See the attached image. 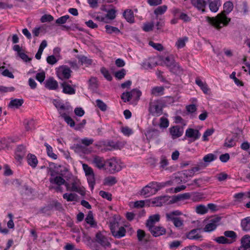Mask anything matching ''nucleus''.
<instances>
[{"label":"nucleus","mask_w":250,"mask_h":250,"mask_svg":"<svg viewBox=\"0 0 250 250\" xmlns=\"http://www.w3.org/2000/svg\"><path fill=\"white\" fill-rule=\"evenodd\" d=\"M224 234L225 237L230 238L232 240H235L237 237L236 233L232 230L225 231Z\"/></svg>","instance_id":"680f3d73"},{"label":"nucleus","mask_w":250,"mask_h":250,"mask_svg":"<svg viewBox=\"0 0 250 250\" xmlns=\"http://www.w3.org/2000/svg\"><path fill=\"white\" fill-rule=\"evenodd\" d=\"M101 72L104 75L105 78L108 81H110L112 79V77L109 73L108 71L104 67H102L101 69Z\"/></svg>","instance_id":"bf43d9fd"},{"label":"nucleus","mask_w":250,"mask_h":250,"mask_svg":"<svg viewBox=\"0 0 250 250\" xmlns=\"http://www.w3.org/2000/svg\"><path fill=\"white\" fill-rule=\"evenodd\" d=\"M241 226L243 230L249 231L250 230V217H247L241 220Z\"/></svg>","instance_id":"cd10ccee"},{"label":"nucleus","mask_w":250,"mask_h":250,"mask_svg":"<svg viewBox=\"0 0 250 250\" xmlns=\"http://www.w3.org/2000/svg\"><path fill=\"white\" fill-rule=\"evenodd\" d=\"M61 86L63 88L62 91L64 93L70 95L74 94L75 93V89L66 82H63L61 83Z\"/></svg>","instance_id":"4be33fe9"},{"label":"nucleus","mask_w":250,"mask_h":250,"mask_svg":"<svg viewBox=\"0 0 250 250\" xmlns=\"http://www.w3.org/2000/svg\"><path fill=\"white\" fill-rule=\"evenodd\" d=\"M170 134L173 138H178L182 136L183 133V129L179 126H174L169 128Z\"/></svg>","instance_id":"2eb2a0df"},{"label":"nucleus","mask_w":250,"mask_h":250,"mask_svg":"<svg viewBox=\"0 0 250 250\" xmlns=\"http://www.w3.org/2000/svg\"><path fill=\"white\" fill-rule=\"evenodd\" d=\"M77 196V195L75 193H65L63 195V198L67 201H76Z\"/></svg>","instance_id":"49530a36"},{"label":"nucleus","mask_w":250,"mask_h":250,"mask_svg":"<svg viewBox=\"0 0 250 250\" xmlns=\"http://www.w3.org/2000/svg\"><path fill=\"white\" fill-rule=\"evenodd\" d=\"M145 231L142 229H139L137 231V236L139 241H142L146 236Z\"/></svg>","instance_id":"0e129e2a"},{"label":"nucleus","mask_w":250,"mask_h":250,"mask_svg":"<svg viewBox=\"0 0 250 250\" xmlns=\"http://www.w3.org/2000/svg\"><path fill=\"white\" fill-rule=\"evenodd\" d=\"M24 125L26 131H31L35 128V122L33 119L25 120Z\"/></svg>","instance_id":"473e14b6"},{"label":"nucleus","mask_w":250,"mask_h":250,"mask_svg":"<svg viewBox=\"0 0 250 250\" xmlns=\"http://www.w3.org/2000/svg\"><path fill=\"white\" fill-rule=\"evenodd\" d=\"M221 3L219 0H214L209 3V7L211 11L216 12L218 9Z\"/></svg>","instance_id":"7c9ffc66"},{"label":"nucleus","mask_w":250,"mask_h":250,"mask_svg":"<svg viewBox=\"0 0 250 250\" xmlns=\"http://www.w3.org/2000/svg\"><path fill=\"white\" fill-rule=\"evenodd\" d=\"M44 146L46 147L48 156L54 159H56L57 158V156L56 154L53 152L52 147L47 143H45Z\"/></svg>","instance_id":"ea45409f"},{"label":"nucleus","mask_w":250,"mask_h":250,"mask_svg":"<svg viewBox=\"0 0 250 250\" xmlns=\"http://www.w3.org/2000/svg\"><path fill=\"white\" fill-rule=\"evenodd\" d=\"M209 180V177L200 178L194 179L193 182L197 186V187H200L201 185L205 184L206 182H208Z\"/></svg>","instance_id":"a19ab883"},{"label":"nucleus","mask_w":250,"mask_h":250,"mask_svg":"<svg viewBox=\"0 0 250 250\" xmlns=\"http://www.w3.org/2000/svg\"><path fill=\"white\" fill-rule=\"evenodd\" d=\"M149 112L155 116H159L163 113V107L159 101H151L149 103Z\"/></svg>","instance_id":"20e7f679"},{"label":"nucleus","mask_w":250,"mask_h":250,"mask_svg":"<svg viewBox=\"0 0 250 250\" xmlns=\"http://www.w3.org/2000/svg\"><path fill=\"white\" fill-rule=\"evenodd\" d=\"M49 182L50 183L56 184L57 186H62L63 184H65V180L62 177L60 176L50 178Z\"/></svg>","instance_id":"bb28decb"},{"label":"nucleus","mask_w":250,"mask_h":250,"mask_svg":"<svg viewBox=\"0 0 250 250\" xmlns=\"http://www.w3.org/2000/svg\"><path fill=\"white\" fill-rule=\"evenodd\" d=\"M89 87L92 90H95L98 88L97 80L96 78L92 77L89 80Z\"/></svg>","instance_id":"37998d69"},{"label":"nucleus","mask_w":250,"mask_h":250,"mask_svg":"<svg viewBox=\"0 0 250 250\" xmlns=\"http://www.w3.org/2000/svg\"><path fill=\"white\" fill-rule=\"evenodd\" d=\"M208 210V208L203 205L197 206L196 208V212L200 214H204L207 213Z\"/></svg>","instance_id":"3c124183"},{"label":"nucleus","mask_w":250,"mask_h":250,"mask_svg":"<svg viewBox=\"0 0 250 250\" xmlns=\"http://www.w3.org/2000/svg\"><path fill=\"white\" fill-rule=\"evenodd\" d=\"M92 163L100 169L105 168L106 161L103 157L97 155L94 156Z\"/></svg>","instance_id":"1a4fd4ad"},{"label":"nucleus","mask_w":250,"mask_h":250,"mask_svg":"<svg viewBox=\"0 0 250 250\" xmlns=\"http://www.w3.org/2000/svg\"><path fill=\"white\" fill-rule=\"evenodd\" d=\"M160 126L161 128H167L169 125V121L167 119L161 117L160 118Z\"/></svg>","instance_id":"774afa93"},{"label":"nucleus","mask_w":250,"mask_h":250,"mask_svg":"<svg viewBox=\"0 0 250 250\" xmlns=\"http://www.w3.org/2000/svg\"><path fill=\"white\" fill-rule=\"evenodd\" d=\"M233 5L230 1H227L224 4V10L218 14L215 18L207 16V21L217 30H219L223 26L228 25L230 21V19L226 15L229 13L233 9Z\"/></svg>","instance_id":"f257e3e1"},{"label":"nucleus","mask_w":250,"mask_h":250,"mask_svg":"<svg viewBox=\"0 0 250 250\" xmlns=\"http://www.w3.org/2000/svg\"><path fill=\"white\" fill-rule=\"evenodd\" d=\"M208 165V164H206L203 162L199 163L196 166L188 170V172L189 176H192L195 172L204 169Z\"/></svg>","instance_id":"dca6fc26"},{"label":"nucleus","mask_w":250,"mask_h":250,"mask_svg":"<svg viewBox=\"0 0 250 250\" xmlns=\"http://www.w3.org/2000/svg\"><path fill=\"white\" fill-rule=\"evenodd\" d=\"M104 184L108 186H113L117 183V180L116 177L113 176H108L104 180Z\"/></svg>","instance_id":"f704fd0d"},{"label":"nucleus","mask_w":250,"mask_h":250,"mask_svg":"<svg viewBox=\"0 0 250 250\" xmlns=\"http://www.w3.org/2000/svg\"><path fill=\"white\" fill-rule=\"evenodd\" d=\"M190 197V193H184L183 194H178L173 197V202H176L181 200L188 199Z\"/></svg>","instance_id":"2f4dec72"},{"label":"nucleus","mask_w":250,"mask_h":250,"mask_svg":"<svg viewBox=\"0 0 250 250\" xmlns=\"http://www.w3.org/2000/svg\"><path fill=\"white\" fill-rule=\"evenodd\" d=\"M214 240L219 244H230L232 241H230L228 239L226 238L225 236H220L216 238Z\"/></svg>","instance_id":"09e8293b"},{"label":"nucleus","mask_w":250,"mask_h":250,"mask_svg":"<svg viewBox=\"0 0 250 250\" xmlns=\"http://www.w3.org/2000/svg\"><path fill=\"white\" fill-rule=\"evenodd\" d=\"M96 241L104 247H109L111 245L107 238L100 231L98 232L96 234Z\"/></svg>","instance_id":"6e6552de"},{"label":"nucleus","mask_w":250,"mask_h":250,"mask_svg":"<svg viewBox=\"0 0 250 250\" xmlns=\"http://www.w3.org/2000/svg\"><path fill=\"white\" fill-rule=\"evenodd\" d=\"M201 136L199 131L193 128H188L186 131V136L193 139V141L198 139Z\"/></svg>","instance_id":"f8f14e48"},{"label":"nucleus","mask_w":250,"mask_h":250,"mask_svg":"<svg viewBox=\"0 0 250 250\" xmlns=\"http://www.w3.org/2000/svg\"><path fill=\"white\" fill-rule=\"evenodd\" d=\"M60 116L64 119L65 122L69 125L70 127H73L75 126V122L70 116L61 111H60Z\"/></svg>","instance_id":"393cba45"},{"label":"nucleus","mask_w":250,"mask_h":250,"mask_svg":"<svg viewBox=\"0 0 250 250\" xmlns=\"http://www.w3.org/2000/svg\"><path fill=\"white\" fill-rule=\"evenodd\" d=\"M74 151L77 153H88V150L85 146L80 144H74L72 147Z\"/></svg>","instance_id":"c756f323"},{"label":"nucleus","mask_w":250,"mask_h":250,"mask_svg":"<svg viewBox=\"0 0 250 250\" xmlns=\"http://www.w3.org/2000/svg\"><path fill=\"white\" fill-rule=\"evenodd\" d=\"M140 194L141 195L145 196L146 197H148L154 194L152 190L148 186L144 187L140 191Z\"/></svg>","instance_id":"72a5a7b5"},{"label":"nucleus","mask_w":250,"mask_h":250,"mask_svg":"<svg viewBox=\"0 0 250 250\" xmlns=\"http://www.w3.org/2000/svg\"><path fill=\"white\" fill-rule=\"evenodd\" d=\"M130 93L131 91L129 92H124L122 94L121 96V99L123 100L124 102H129L131 99H132Z\"/></svg>","instance_id":"69168bd1"},{"label":"nucleus","mask_w":250,"mask_h":250,"mask_svg":"<svg viewBox=\"0 0 250 250\" xmlns=\"http://www.w3.org/2000/svg\"><path fill=\"white\" fill-rule=\"evenodd\" d=\"M99 195L103 198L106 199L108 201H111L112 200V195L109 192L101 190L99 192Z\"/></svg>","instance_id":"338daca9"},{"label":"nucleus","mask_w":250,"mask_h":250,"mask_svg":"<svg viewBox=\"0 0 250 250\" xmlns=\"http://www.w3.org/2000/svg\"><path fill=\"white\" fill-rule=\"evenodd\" d=\"M164 90V88L163 86H156L152 89L151 94L156 96L162 95Z\"/></svg>","instance_id":"4c0bfd02"},{"label":"nucleus","mask_w":250,"mask_h":250,"mask_svg":"<svg viewBox=\"0 0 250 250\" xmlns=\"http://www.w3.org/2000/svg\"><path fill=\"white\" fill-rule=\"evenodd\" d=\"M201 229H195L190 230L187 235V237L191 240H199L202 238V236L197 233L198 230Z\"/></svg>","instance_id":"a211bd4d"},{"label":"nucleus","mask_w":250,"mask_h":250,"mask_svg":"<svg viewBox=\"0 0 250 250\" xmlns=\"http://www.w3.org/2000/svg\"><path fill=\"white\" fill-rule=\"evenodd\" d=\"M126 74V71L125 69L123 68L121 70L118 71L115 73V77L119 80H121L124 78Z\"/></svg>","instance_id":"4d7b16f0"},{"label":"nucleus","mask_w":250,"mask_h":250,"mask_svg":"<svg viewBox=\"0 0 250 250\" xmlns=\"http://www.w3.org/2000/svg\"><path fill=\"white\" fill-rule=\"evenodd\" d=\"M195 83L200 87L205 94H208L210 89L206 83L203 82L199 78H197L195 80Z\"/></svg>","instance_id":"aec40b11"},{"label":"nucleus","mask_w":250,"mask_h":250,"mask_svg":"<svg viewBox=\"0 0 250 250\" xmlns=\"http://www.w3.org/2000/svg\"><path fill=\"white\" fill-rule=\"evenodd\" d=\"M85 221L89 224L92 227H96L97 223L94 220L93 213L91 211H89L88 214L85 219Z\"/></svg>","instance_id":"c85d7f7f"},{"label":"nucleus","mask_w":250,"mask_h":250,"mask_svg":"<svg viewBox=\"0 0 250 250\" xmlns=\"http://www.w3.org/2000/svg\"><path fill=\"white\" fill-rule=\"evenodd\" d=\"M193 6L204 12L205 11L206 2L205 0H191Z\"/></svg>","instance_id":"f3484780"},{"label":"nucleus","mask_w":250,"mask_h":250,"mask_svg":"<svg viewBox=\"0 0 250 250\" xmlns=\"http://www.w3.org/2000/svg\"><path fill=\"white\" fill-rule=\"evenodd\" d=\"M105 167L108 169L109 172L112 174L120 171L122 169L120 163L114 157L106 161Z\"/></svg>","instance_id":"7ed1b4c3"},{"label":"nucleus","mask_w":250,"mask_h":250,"mask_svg":"<svg viewBox=\"0 0 250 250\" xmlns=\"http://www.w3.org/2000/svg\"><path fill=\"white\" fill-rule=\"evenodd\" d=\"M105 31L107 33L111 34L112 33L118 34L120 32V30L116 27L112 26L109 25L105 26Z\"/></svg>","instance_id":"c9c22d12"},{"label":"nucleus","mask_w":250,"mask_h":250,"mask_svg":"<svg viewBox=\"0 0 250 250\" xmlns=\"http://www.w3.org/2000/svg\"><path fill=\"white\" fill-rule=\"evenodd\" d=\"M171 183V181H168L165 183H158L156 182L155 191L154 192V193H156L158 190H159L162 188L165 187V186L170 185Z\"/></svg>","instance_id":"603ef678"},{"label":"nucleus","mask_w":250,"mask_h":250,"mask_svg":"<svg viewBox=\"0 0 250 250\" xmlns=\"http://www.w3.org/2000/svg\"><path fill=\"white\" fill-rule=\"evenodd\" d=\"M53 103L55 107L58 109L59 113L60 111H62V110L68 109V108L66 107L64 104H62L59 101L57 100H54Z\"/></svg>","instance_id":"58836bf2"},{"label":"nucleus","mask_w":250,"mask_h":250,"mask_svg":"<svg viewBox=\"0 0 250 250\" xmlns=\"http://www.w3.org/2000/svg\"><path fill=\"white\" fill-rule=\"evenodd\" d=\"M28 164L33 168L36 167L38 161L36 156L32 154H29L27 157Z\"/></svg>","instance_id":"b1692460"},{"label":"nucleus","mask_w":250,"mask_h":250,"mask_svg":"<svg viewBox=\"0 0 250 250\" xmlns=\"http://www.w3.org/2000/svg\"><path fill=\"white\" fill-rule=\"evenodd\" d=\"M167 9V6L164 5L158 7L154 11V14L158 16L163 14Z\"/></svg>","instance_id":"a18cd8bd"},{"label":"nucleus","mask_w":250,"mask_h":250,"mask_svg":"<svg viewBox=\"0 0 250 250\" xmlns=\"http://www.w3.org/2000/svg\"><path fill=\"white\" fill-rule=\"evenodd\" d=\"M214 132L213 128L208 129L204 133L203 136V141H208V137L211 136Z\"/></svg>","instance_id":"13d9d810"},{"label":"nucleus","mask_w":250,"mask_h":250,"mask_svg":"<svg viewBox=\"0 0 250 250\" xmlns=\"http://www.w3.org/2000/svg\"><path fill=\"white\" fill-rule=\"evenodd\" d=\"M110 231L112 235L117 239L125 236L126 233V230L123 227H118L112 225L110 227Z\"/></svg>","instance_id":"39448f33"},{"label":"nucleus","mask_w":250,"mask_h":250,"mask_svg":"<svg viewBox=\"0 0 250 250\" xmlns=\"http://www.w3.org/2000/svg\"><path fill=\"white\" fill-rule=\"evenodd\" d=\"M96 105L102 111H105L107 109L106 104L101 100L97 99L96 100Z\"/></svg>","instance_id":"c03bdc74"},{"label":"nucleus","mask_w":250,"mask_h":250,"mask_svg":"<svg viewBox=\"0 0 250 250\" xmlns=\"http://www.w3.org/2000/svg\"><path fill=\"white\" fill-rule=\"evenodd\" d=\"M160 215L159 214H155L149 216L148 220L146 221V227L147 228L153 226L154 224L159 221Z\"/></svg>","instance_id":"6ab92c4d"},{"label":"nucleus","mask_w":250,"mask_h":250,"mask_svg":"<svg viewBox=\"0 0 250 250\" xmlns=\"http://www.w3.org/2000/svg\"><path fill=\"white\" fill-rule=\"evenodd\" d=\"M60 71L63 78L65 79H68L71 77L72 71L66 65H62L60 67Z\"/></svg>","instance_id":"a878e982"},{"label":"nucleus","mask_w":250,"mask_h":250,"mask_svg":"<svg viewBox=\"0 0 250 250\" xmlns=\"http://www.w3.org/2000/svg\"><path fill=\"white\" fill-rule=\"evenodd\" d=\"M145 135L147 140L149 141L156 139L159 135V131L155 128H148L145 132Z\"/></svg>","instance_id":"9b49d317"},{"label":"nucleus","mask_w":250,"mask_h":250,"mask_svg":"<svg viewBox=\"0 0 250 250\" xmlns=\"http://www.w3.org/2000/svg\"><path fill=\"white\" fill-rule=\"evenodd\" d=\"M149 231L154 237H158L166 233V229L161 226H153L147 228Z\"/></svg>","instance_id":"0eeeda50"},{"label":"nucleus","mask_w":250,"mask_h":250,"mask_svg":"<svg viewBox=\"0 0 250 250\" xmlns=\"http://www.w3.org/2000/svg\"><path fill=\"white\" fill-rule=\"evenodd\" d=\"M44 84L45 87L49 90H56L58 88V83L53 77L47 79Z\"/></svg>","instance_id":"9d476101"},{"label":"nucleus","mask_w":250,"mask_h":250,"mask_svg":"<svg viewBox=\"0 0 250 250\" xmlns=\"http://www.w3.org/2000/svg\"><path fill=\"white\" fill-rule=\"evenodd\" d=\"M236 142L234 138H226L224 144V146L227 147H231L235 146Z\"/></svg>","instance_id":"79ce46f5"},{"label":"nucleus","mask_w":250,"mask_h":250,"mask_svg":"<svg viewBox=\"0 0 250 250\" xmlns=\"http://www.w3.org/2000/svg\"><path fill=\"white\" fill-rule=\"evenodd\" d=\"M69 18V15L62 16L56 20V23L59 25L66 23L67 20Z\"/></svg>","instance_id":"e2e57ef3"},{"label":"nucleus","mask_w":250,"mask_h":250,"mask_svg":"<svg viewBox=\"0 0 250 250\" xmlns=\"http://www.w3.org/2000/svg\"><path fill=\"white\" fill-rule=\"evenodd\" d=\"M182 214V213L180 211L176 210L167 213L166 217L167 221L172 222L175 227L180 228L184 225V221L178 216Z\"/></svg>","instance_id":"f03ea898"},{"label":"nucleus","mask_w":250,"mask_h":250,"mask_svg":"<svg viewBox=\"0 0 250 250\" xmlns=\"http://www.w3.org/2000/svg\"><path fill=\"white\" fill-rule=\"evenodd\" d=\"M23 104V99H12L8 104V107L10 108H19Z\"/></svg>","instance_id":"412c9836"},{"label":"nucleus","mask_w":250,"mask_h":250,"mask_svg":"<svg viewBox=\"0 0 250 250\" xmlns=\"http://www.w3.org/2000/svg\"><path fill=\"white\" fill-rule=\"evenodd\" d=\"M83 168L85 172V175H91L94 174L92 168L86 164H83Z\"/></svg>","instance_id":"de8ad7c7"},{"label":"nucleus","mask_w":250,"mask_h":250,"mask_svg":"<svg viewBox=\"0 0 250 250\" xmlns=\"http://www.w3.org/2000/svg\"><path fill=\"white\" fill-rule=\"evenodd\" d=\"M221 220V217H216L209 221V223L207 224L204 229L205 232H211L215 230L217 226L219 225V223Z\"/></svg>","instance_id":"423d86ee"},{"label":"nucleus","mask_w":250,"mask_h":250,"mask_svg":"<svg viewBox=\"0 0 250 250\" xmlns=\"http://www.w3.org/2000/svg\"><path fill=\"white\" fill-rule=\"evenodd\" d=\"M241 246L239 250H249L250 248V235H245L241 239Z\"/></svg>","instance_id":"4468645a"},{"label":"nucleus","mask_w":250,"mask_h":250,"mask_svg":"<svg viewBox=\"0 0 250 250\" xmlns=\"http://www.w3.org/2000/svg\"><path fill=\"white\" fill-rule=\"evenodd\" d=\"M157 65V63L156 62L153 63L152 62H145L142 63V66L146 69H152Z\"/></svg>","instance_id":"864d4df0"},{"label":"nucleus","mask_w":250,"mask_h":250,"mask_svg":"<svg viewBox=\"0 0 250 250\" xmlns=\"http://www.w3.org/2000/svg\"><path fill=\"white\" fill-rule=\"evenodd\" d=\"M130 95H131L132 99H134L136 101H138L142 95V92L140 90L134 88L131 90Z\"/></svg>","instance_id":"e433bc0d"},{"label":"nucleus","mask_w":250,"mask_h":250,"mask_svg":"<svg viewBox=\"0 0 250 250\" xmlns=\"http://www.w3.org/2000/svg\"><path fill=\"white\" fill-rule=\"evenodd\" d=\"M169 68L170 71L174 73H180L182 71V69L180 65L177 63H175L174 62H173V65Z\"/></svg>","instance_id":"6e6d98bb"},{"label":"nucleus","mask_w":250,"mask_h":250,"mask_svg":"<svg viewBox=\"0 0 250 250\" xmlns=\"http://www.w3.org/2000/svg\"><path fill=\"white\" fill-rule=\"evenodd\" d=\"M26 147L23 145H19L17 148L16 152V159L20 162L26 154Z\"/></svg>","instance_id":"ddd939ff"},{"label":"nucleus","mask_w":250,"mask_h":250,"mask_svg":"<svg viewBox=\"0 0 250 250\" xmlns=\"http://www.w3.org/2000/svg\"><path fill=\"white\" fill-rule=\"evenodd\" d=\"M149 45L158 51H161L164 50V47L161 43H155L152 41H150Z\"/></svg>","instance_id":"052dcab7"},{"label":"nucleus","mask_w":250,"mask_h":250,"mask_svg":"<svg viewBox=\"0 0 250 250\" xmlns=\"http://www.w3.org/2000/svg\"><path fill=\"white\" fill-rule=\"evenodd\" d=\"M77 58L79 59V61H80L82 64L85 63L90 64L92 62L91 60L88 59L87 57L84 56H78Z\"/></svg>","instance_id":"5fc2aeb1"},{"label":"nucleus","mask_w":250,"mask_h":250,"mask_svg":"<svg viewBox=\"0 0 250 250\" xmlns=\"http://www.w3.org/2000/svg\"><path fill=\"white\" fill-rule=\"evenodd\" d=\"M123 16L128 22H134V14L131 9H126L123 13Z\"/></svg>","instance_id":"5701e85b"},{"label":"nucleus","mask_w":250,"mask_h":250,"mask_svg":"<svg viewBox=\"0 0 250 250\" xmlns=\"http://www.w3.org/2000/svg\"><path fill=\"white\" fill-rule=\"evenodd\" d=\"M216 159V156L212 153L205 155L203 158L204 163L206 164L210 163Z\"/></svg>","instance_id":"8fccbe9b"}]
</instances>
